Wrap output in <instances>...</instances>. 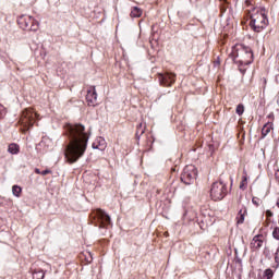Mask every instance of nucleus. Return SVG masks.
Listing matches in <instances>:
<instances>
[{
  "instance_id": "f257e3e1",
  "label": "nucleus",
  "mask_w": 279,
  "mask_h": 279,
  "mask_svg": "<svg viewBox=\"0 0 279 279\" xmlns=\"http://www.w3.org/2000/svg\"><path fill=\"white\" fill-rule=\"evenodd\" d=\"M65 135L69 138L64 150L65 160H68L69 165H74L86 154L90 136L83 124L65 125Z\"/></svg>"
},
{
  "instance_id": "f03ea898",
  "label": "nucleus",
  "mask_w": 279,
  "mask_h": 279,
  "mask_svg": "<svg viewBox=\"0 0 279 279\" xmlns=\"http://www.w3.org/2000/svg\"><path fill=\"white\" fill-rule=\"evenodd\" d=\"M231 57L234 62H240L241 64H252L254 60L252 48L243 45L235 46L231 52Z\"/></svg>"
},
{
  "instance_id": "7ed1b4c3",
  "label": "nucleus",
  "mask_w": 279,
  "mask_h": 279,
  "mask_svg": "<svg viewBox=\"0 0 279 279\" xmlns=\"http://www.w3.org/2000/svg\"><path fill=\"white\" fill-rule=\"evenodd\" d=\"M269 24V20H267V15L265 11L262 9H253L251 13V27L257 33H260L267 27Z\"/></svg>"
},
{
  "instance_id": "20e7f679",
  "label": "nucleus",
  "mask_w": 279,
  "mask_h": 279,
  "mask_svg": "<svg viewBox=\"0 0 279 279\" xmlns=\"http://www.w3.org/2000/svg\"><path fill=\"white\" fill-rule=\"evenodd\" d=\"M36 119H40V116L34 109H25L20 118V125L23 128L22 132H27L36 123Z\"/></svg>"
},
{
  "instance_id": "39448f33",
  "label": "nucleus",
  "mask_w": 279,
  "mask_h": 279,
  "mask_svg": "<svg viewBox=\"0 0 279 279\" xmlns=\"http://www.w3.org/2000/svg\"><path fill=\"white\" fill-rule=\"evenodd\" d=\"M17 25L25 32H38L40 24L32 15H22L17 19Z\"/></svg>"
},
{
  "instance_id": "423d86ee",
  "label": "nucleus",
  "mask_w": 279,
  "mask_h": 279,
  "mask_svg": "<svg viewBox=\"0 0 279 279\" xmlns=\"http://www.w3.org/2000/svg\"><path fill=\"white\" fill-rule=\"evenodd\" d=\"M226 195H228V186L223 182L219 181L213 183L210 189V197L214 199V202H221Z\"/></svg>"
},
{
  "instance_id": "0eeeda50",
  "label": "nucleus",
  "mask_w": 279,
  "mask_h": 279,
  "mask_svg": "<svg viewBox=\"0 0 279 279\" xmlns=\"http://www.w3.org/2000/svg\"><path fill=\"white\" fill-rule=\"evenodd\" d=\"M196 179H197V168H195V166L193 165L186 166L183 169V172L181 174V181L184 184H191Z\"/></svg>"
},
{
  "instance_id": "6e6552de",
  "label": "nucleus",
  "mask_w": 279,
  "mask_h": 279,
  "mask_svg": "<svg viewBox=\"0 0 279 279\" xmlns=\"http://www.w3.org/2000/svg\"><path fill=\"white\" fill-rule=\"evenodd\" d=\"M94 216L99 222V228H108V226H110V216H108V214H106V211H104L102 209H96L94 211Z\"/></svg>"
},
{
  "instance_id": "1a4fd4ad",
  "label": "nucleus",
  "mask_w": 279,
  "mask_h": 279,
  "mask_svg": "<svg viewBox=\"0 0 279 279\" xmlns=\"http://www.w3.org/2000/svg\"><path fill=\"white\" fill-rule=\"evenodd\" d=\"M158 77L161 86H171L175 84V74L173 73L158 74Z\"/></svg>"
},
{
  "instance_id": "9d476101",
  "label": "nucleus",
  "mask_w": 279,
  "mask_h": 279,
  "mask_svg": "<svg viewBox=\"0 0 279 279\" xmlns=\"http://www.w3.org/2000/svg\"><path fill=\"white\" fill-rule=\"evenodd\" d=\"M86 101L87 106H92L93 108L97 105V89L95 87L87 90Z\"/></svg>"
},
{
  "instance_id": "9b49d317",
  "label": "nucleus",
  "mask_w": 279,
  "mask_h": 279,
  "mask_svg": "<svg viewBox=\"0 0 279 279\" xmlns=\"http://www.w3.org/2000/svg\"><path fill=\"white\" fill-rule=\"evenodd\" d=\"M263 243H265V236L263 234H257L253 238L251 247L252 250H260V247H263Z\"/></svg>"
},
{
  "instance_id": "f8f14e48",
  "label": "nucleus",
  "mask_w": 279,
  "mask_h": 279,
  "mask_svg": "<svg viewBox=\"0 0 279 279\" xmlns=\"http://www.w3.org/2000/svg\"><path fill=\"white\" fill-rule=\"evenodd\" d=\"M245 217H247V207H242L236 216V223L241 225L244 223Z\"/></svg>"
},
{
  "instance_id": "ddd939ff",
  "label": "nucleus",
  "mask_w": 279,
  "mask_h": 279,
  "mask_svg": "<svg viewBox=\"0 0 279 279\" xmlns=\"http://www.w3.org/2000/svg\"><path fill=\"white\" fill-rule=\"evenodd\" d=\"M93 149H99L100 151H104L106 149V140L99 138L97 140L93 145Z\"/></svg>"
},
{
  "instance_id": "4468645a",
  "label": "nucleus",
  "mask_w": 279,
  "mask_h": 279,
  "mask_svg": "<svg viewBox=\"0 0 279 279\" xmlns=\"http://www.w3.org/2000/svg\"><path fill=\"white\" fill-rule=\"evenodd\" d=\"M143 16V10L138 7H134L131 10V19H141Z\"/></svg>"
},
{
  "instance_id": "2eb2a0df",
  "label": "nucleus",
  "mask_w": 279,
  "mask_h": 279,
  "mask_svg": "<svg viewBox=\"0 0 279 279\" xmlns=\"http://www.w3.org/2000/svg\"><path fill=\"white\" fill-rule=\"evenodd\" d=\"M9 154L16 155L19 151H21V146L19 144L12 143L8 147Z\"/></svg>"
},
{
  "instance_id": "dca6fc26",
  "label": "nucleus",
  "mask_w": 279,
  "mask_h": 279,
  "mask_svg": "<svg viewBox=\"0 0 279 279\" xmlns=\"http://www.w3.org/2000/svg\"><path fill=\"white\" fill-rule=\"evenodd\" d=\"M271 130H274V124L266 123L262 129L263 138H265V136H267V134H269V132H271Z\"/></svg>"
},
{
  "instance_id": "f3484780",
  "label": "nucleus",
  "mask_w": 279,
  "mask_h": 279,
  "mask_svg": "<svg viewBox=\"0 0 279 279\" xmlns=\"http://www.w3.org/2000/svg\"><path fill=\"white\" fill-rule=\"evenodd\" d=\"M12 193L15 197H21V193H23V189H21V186L19 185H13Z\"/></svg>"
},
{
  "instance_id": "a211bd4d",
  "label": "nucleus",
  "mask_w": 279,
  "mask_h": 279,
  "mask_svg": "<svg viewBox=\"0 0 279 279\" xmlns=\"http://www.w3.org/2000/svg\"><path fill=\"white\" fill-rule=\"evenodd\" d=\"M33 278L34 279H44L45 278V271H43V270H34Z\"/></svg>"
},
{
  "instance_id": "6ab92c4d",
  "label": "nucleus",
  "mask_w": 279,
  "mask_h": 279,
  "mask_svg": "<svg viewBox=\"0 0 279 279\" xmlns=\"http://www.w3.org/2000/svg\"><path fill=\"white\" fill-rule=\"evenodd\" d=\"M235 112H236V114H239V117H241V114H243L245 112V107L242 104L238 105Z\"/></svg>"
},
{
  "instance_id": "aec40b11",
  "label": "nucleus",
  "mask_w": 279,
  "mask_h": 279,
  "mask_svg": "<svg viewBox=\"0 0 279 279\" xmlns=\"http://www.w3.org/2000/svg\"><path fill=\"white\" fill-rule=\"evenodd\" d=\"M264 276L266 279H272L274 278V270L271 269H266L265 272H264Z\"/></svg>"
},
{
  "instance_id": "412c9836",
  "label": "nucleus",
  "mask_w": 279,
  "mask_h": 279,
  "mask_svg": "<svg viewBox=\"0 0 279 279\" xmlns=\"http://www.w3.org/2000/svg\"><path fill=\"white\" fill-rule=\"evenodd\" d=\"M272 236L274 239H276L277 241H279V227H275L272 230Z\"/></svg>"
},
{
  "instance_id": "4be33fe9",
  "label": "nucleus",
  "mask_w": 279,
  "mask_h": 279,
  "mask_svg": "<svg viewBox=\"0 0 279 279\" xmlns=\"http://www.w3.org/2000/svg\"><path fill=\"white\" fill-rule=\"evenodd\" d=\"M5 117V107L3 105H0V119H3Z\"/></svg>"
},
{
  "instance_id": "5701e85b",
  "label": "nucleus",
  "mask_w": 279,
  "mask_h": 279,
  "mask_svg": "<svg viewBox=\"0 0 279 279\" xmlns=\"http://www.w3.org/2000/svg\"><path fill=\"white\" fill-rule=\"evenodd\" d=\"M245 184H247V174H245V175L242 178V183L240 184V189H243V186H245Z\"/></svg>"
},
{
  "instance_id": "b1692460",
  "label": "nucleus",
  "mask_w": 279,
  "mask_h": 279,
  "mask_svg": "<svg viewBox=\"0 0 279 279\" xmlns=\"http://www.w3.org/2000/svg\"><path fill=\"white\" fill-rule=\"evenodd\" d=\"M49 173H51V170L49 169L41 171V175H49Z\"/></svg>"
},
{
  "instance_id": "393cba45",
  "label": "nucleus",
  "mask_w": 279,
  "mask_h": 279,
  "mask_svg": "<svg viewBox=\"0 0 279 279\" xmlns=\"http://www.w3.org/2000/svg\"><path fill=\"white\" fill-rule=\"evenodd\" d=\"M275 260H276V263H278V260H279V247L277 248V252L275 254Z\"/></svg>"
},
{
  "instance_id": "a878e982",
  "label": "nucleus",
  "mask_w": 279,
  "mask_h": 279,
  "mask_svg": "<svg viewBox=\"0 0 279 279\" xmlns=\"http://www.w3.org/2000/svg\"><path fill=\"white\" fill-rule=\"evenodd\" d=\"M266 217H274V213L271 210H266Z\"/></svg>"
},
{
  "instance_id": "bb28decb",
  "label": "nucleus",
  "mask_w": 279,
  "mask_h": 279,
  "mask_svg": "<svg viewBox=\"0 0 279 279\" xmlns=\"http://www.w3.org/2000/svg\"><path fill=\"white\" fill-rule=\"evenodd\" d=\"M275 180L278 182V184H279V171H277L276 173H275Z\"/></svg>"
},
{
  "instance_id": "cd10ccee",
  "label": "nucleus",
  "mask_w": 279,
  "mask_h": 279,
  "mask_svg": "<svg viewBox=\"0 0 279 279\" xmlns=\"http://www.w3.org/2000/svg\"><path fill=\"white\" fill-rule=\"evenodd\" d=\"M35 173H37V175H41V174H43V171H40V169L36 168V169H35Z\"/></svg>"
},
{
  "instance_id": "c85d7f7f",
  "label": "nucleus",
  "mask_w": 279,
  "mask_h": 279,
  "mask_svg": "<svg viewBox=\"0 0 279 279\" xmlns=\"http://www.w3.org/2000/svg\"><path fill=\"white\" fill-rule=\"evenodd\" d=\"M252 202L255 206H258V202H256V198H253Z\"/></svg>"
},
{
  "instance_id": "c756f323",
  "label": "nucleus",
  "mask_w": 279,
  "mask_h": 279,
  "mask_svg": "<svg viewBox=\"0 0 279 279\" xmlns=\"http://www.w3.org/2000/svg\"><path fill=\"white\" fill-rule=\"evenodd\" d=\"M143 128V124H140L138 126H137V134H138V132H141V129Z\"/></svg>"
},
{
  "instance_id": "7c9ffc66",
  "label": "nucleus",
  "mask_w": 279,
  "mask_h": 279,
  "mask_svg": "<svg viewBox=\"0 0 279 279\" xmlns=\"http://www.w3.org/2000/svg\"><path fill=\"white\" fill-rule=\"evenodd\" d=\"M276 206L279 208V197L277 198Z\"/></svg>"
},
{
  "instance_id": "2f4dec72",
  "label": "nucleus",
  "mask_w": 279,
  "mask_h": 279,
  "mask_svg": "<svg viewBox=\"0 0 279 279\" xmlns=\"http://www.w3.org/2000/svg\"><path fill=\"white\" fill-rule=\"evenodd\" d=\"M140 132H141V134H144V133H145V131H144V130H141Z\"/></svg>"
},
{
  "instance_id": "473e14b6",
  "label": "nucleus",
  "mask_w": 279,
  "mask_h": 279,
  "mask_svg": "<svg viewBox=\"0 0 279 279\" xmlns=\"http://www.w3.org/2000/svg\"><path fill=\"white\" fill-rule=\"evenodd\" d=\"M250 1L246 0V5H248Z\"/></svg>"
},
{
  "instance_id": "72a5a7b5",
  "label": "nucleus",
  "mask_w": 279,
  "mask_h": 279,
  "mask_svg": "<svg viewBox=\"0 0 279 279\" xmlns=\"http://www.w3.org/2000/svg\"><path fill=\"white\" fill-rule=\"evenodd\" d=\"M220 1H226V0H220Z\"/></svg>"
}]
</instances>
